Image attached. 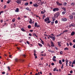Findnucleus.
Masks as SVG:
<instances>
[{"mask_svg": "<svg viewBox=\"0 0 75 75\" xmlns=\"http://www.w3.org/2000/svg\"><path fill=\"white\" fill-rule=\"evenodd\" d=\"M69 44L70 45H72V43H71V42H70L69 43Z\"/></svg>", "mask_w": 75, "mask_h": 75, "instance_id": "50", "label": "nucleus"}, {"mask_svg": "<svg viewBox=\"0 0 75 75\" xmlns=\"http://www.w3.org/2000/svg\"><path fill=\"white\" fill-rule=\"evenodd\" d=\"M56 4L58 6L59 5V1H57L56 2Z\"/></svg>", "mask_w": 75, "mask_h": 75, "instance_id": "27", "label": "nucleus"}, {"mask_svg": "<svg viewBox=\"0 0 75 75\" xmlns=\"http://www.w3.org/2000/svg\"><path fill=\"white\" fill-rule=\"evenodd\" d=\"M41 41L42 42V44H44V42L42 41V40Z\"/></svg>", "mask_w": 75, "mask_h": 75, "instance_id": "54", "label": "nucleus"}, {"mask_svg": "<svg viewBox=\"0 0 75 75\" xmlns=\"http://www.w3.org/2000/svg\"><path fill=\"white\" fill-rule=\"evenodd\" d=\"M59 16V13H57L55 14V16L56 17H58Z\"/></svg>", "mask_w": 75, "mask_h": 75, "instance_id": "10", "label": "nucleus"}, {"mask_svg": "<svg viewBox=\"0 0 75 75\" xmlns=\"http://www.w3.org/2000/svg\"><path fill=\"white\" fill-rule=\"evenodd\" d=\"M2 74H5V72H2Z\"/></svg>", "mask_w": 75, "mask_h": 75, "instance_id": "60", "label": "nucleus"}, {"mask_svg": "<svg viewBox=\"0 0 75 75\" xmlns=\"http://www.w3.org/2000/svg\"><path fill=\"white\" fill-rule=\"evenodd\" d=\"M19 11L18 8H16V10H15V12H18Z\"/></svg>", "mask_w": 75, "mask_h": 75, "instance_id": "17", "label": "nucleus"}, {"mask_svg": "<svg viewBox=\"0 0 75 75\" xmlns=\"http://www.w3.org/2000/svg\"><path fill=\"white\" fill-rule=\"evenodd\" d=\"M67 4V2H64L63 4V5L64 6H66Z\"/></svg>", "mask_w": 75, "mask_h": 75, "instance_id": "21", "label": "nucleus"}, {"mask_svg": "<svg viewBox=\"0 0 75 75\" xmlns=\"http://www.w3.org/2000/svg\"><path fill=\"white\" fill-rule=\"evenodd\" d=\"M73 42H75V39L74 40H73Z\"/></svg>", "mask_w": 75, "mask_h": 75, "instance_id": "63", "label": "nucleus"}, {"mask_svg": "<svg viewBox=\"0 0 75 75\" xmlns=\"http://www.w3.org/2000/svg\"><path fill=\"white\" fill-rule=\"evenodd\" d=\"M22 0H17L16 1L17 4H20L21 3V1Z\"/></svg>", "mask_w": 75, "mask_h": 75, "instance_id": "7", "label": "nucleus"}, {"mask_svg": "<svg viewBox=\"0 0 75 75\" xmlns=\"http://www.w3.org/2000/svg\"><path fill=\"white\" fill-rule=\"evenodd\" d=\"M37 23H35V25H34V26H35V27H37Z\"/></svg>", "mask_w": 75, "mask_h": 75, "instance_id": "23", "label": "nucleus"}, {"mask_svg": "<svg viewBox=\"0 0 75 75\" xmlns=\"http://www.w3.org/2000/svg\"><path fill=\"white\" fill-rule=\"evenodd\" d=\"M68 30H66L64 31V33H67V32H68Z\"/></svg>", "mask_w": 75, "mask_h": 75, "instance_id": "32", "label": "nucleus"}, {"mask_svg": "<svg viewBox=\"0 0 75 75\" xmlns=\"http://www.w3.org/2000/svg\"><path fill=\"white\" fill-rule=\"evenodd\" d=\"M15 20H16V19L15 18H13L12 21V22H14V21H15Z\"/></svg>", "mask_w": 75, "mask_h": 75, "instance_id": "26", "label": "nucleus"}, {"mask_svg": "<svg viewBox=\"0 0 75 75\" xmlns=\"http://www.w3.org/2000/svg\"><path fill=\"white\" fill-rule=\"evenodd\" d=\"M44 21L45 22H47H47L46 23H51V21H50V18L48 17H47V18H46L45 19Z\"/></svg>", "mask_w": 75, "mask_h": 75, "instance_id": "1", "label": "nucleus"}, {"mask_svg": "<svg viewBox=\"0 0 75 75\" xmlns=\"http://www.w3.org/2000/svg\"><path fill=\"white\" fill-rule=\"evenodd\" d=\"M75 34V32H72L71 34V36H72L74 35Z\"/></svg>", "mask_w": 75, "mask_h": 75, "instance_id": "14", "label": "nucleus"}, {"mask_svg": "<svg viewBox=\"0 0 75 75\" xmlns=\"http://www.w3.org/2000/svg\"><path fill=\"white\" fill-rule=\"evenodd\" d=\"M62 4L59 3L58 6H62Z\"/></svg>", "mask_w": 75, "mask_h": 75, "instance_id": "38", "label": "nucleus"}, {"mask_svg": "<svg viewBox=\"0 0 75 75\" xmlns=\"http://www.w3.org/2000/svg\"><path fill=\"white\" fill-rule=\"evenodd\" d=\"M71 6H74V3L72 2V3L71 4Z\"/></svg>", "mask_w": 75, "mask_h": 75, "instance_id": "24", "label": "nucleus"}, {"mask_svg": "<svg viewBox=\"0 0 75 75\" xmlns=\"http://www.w3.org/2000/svg\"><path fill=\"white\" fill-rule=\"evenodd\" d=\"M61 43V42L60 41V42H58V45L59 47H61V45H60V44Z\"/></svg>", "mask_w": 75, "mask_h": 75, "instance_id": "12", "label": "nucleus"}, {"mask_svg": "<svg viewBox=\"0 0 75 75\" xmlns=\"http://www.w3.org/2000/svg\"><path fill=\"white\" fill-rule=\"evenodd\" d=\"M29 35L30 37H32V35L31 34V33H29Z\"/></svg>", "mask_w": 75, "mask_h": 75, "instance_id": "49", "label": "nucleus"}, {"mask_svg": "<svg viewBox=\"0 0 75 75\" xmlns=\"http://www.w3.org/2000/svg\"><path fill=\"white\" fill-rule=\"evenodd\" d=\"M33 35H34V36H35V37H37V38L38 37V36H37L35 33H33Z\"/></svg>", "mask_w": 75, "mask_h": 75, "instance_id": "18", "label": "nucleus"}, {"mask_svg": "<svg viewBox=\"0 0 75 75\" xmlns=\"http://www.w3.org/2000/svg\"><path fill=\"white\" fill-rule=\"evenodd\" d=\"M25 6H27L28 5V2H27L26 3H25Z\"/></svg>", "mask_w": 75, "mask_h": 75, "instance_id": "29", "label": "nucleus"}, {"mask_svg": "<svg viewBox=\"0 0 75 75\" xmlns=\"http://www.w3.org/2000/svg\"><path fill=\"white\" fill-rule=\"evenodd\" d=\"M57 69V67H55V68H54L53 70V71H54V72H55Z\"/></svg>", "mask_w": 75, "mask_h": 75, "instance_id": "20", "label": "nucleus"}, {"mask_svg": "<svg viewBox=\"0 0 75 75\" xmlns=\"http://www.w3.org/2000/svg\"><path fill=\"white\" fill-rule=\"evenodd\" d=\"M8 69V71H10V67H7Z\"/></svg>", "mask_w": 75, "mask_h": 75, "instance_id": "34", "label": "nucleus"}, {"mask_svg": "<svg viewBox=\"0 0 75 75\" xmlns=\"http://www.w3.org/2000/svg\"><path fill=\"white\" fill-rule=\"evenodd\" d=\"M73 48H75V44L73 46Z\"/></svg>", "mask_w": 75, "mask_h": 75, "instance_id": "62", "label": "nucleus"}, {"mask_svg": "<svg viewBox=\"0 0 75 75\" xmlns=\"http://www.w3.org/2000/svg\"><path fill=\"white\" fill-rule=\"evenodd\" d=\"M51 65H54V63H52L51 64Z\"/></svg>", "mask_w": 75, "mask_h": 75, "instance_id": "51", "label": "nucleus"}, {"mask_svg": "<svg viewBox=\"0 0 75 75\" xmlns=\"http://www.w3.org/2000/svg\"><path fill=\"white\" fill-rule=\"evenodd\" d=\"M57 23H58V21H56L55 22V24H57Z\"/></svg>", "mask_w": 75, "mask_h": 75, "instance_id": "41", "label": "nucleus"}, {"mask_svg": "<svg viewBox=\"0 0 75 75\" xmlns=\"http://www.w3.org/2000/svg\"><path fill=\"white\" fill-rule=\"evenodd\" d=\"M64 50H69V49H68L67 47H66V48H64Z\"/></svg>", "mask_w": 75, "mask_h": 75, "instance_id": "28", "label": "nucleus"}, {"mask_svg": "<svg viewBox=\"0 0 75 75\" xmlns=\"http://www.w3.org/2000/svg\"><path fill=\"white\" fill-rule=\"evenodd\" d=\"M62 21H67V18H62L61 19Z\"/></svg>", "mask_w": 75, "mask_h": 75, "instance_id": "5", "label": "nucleus"}, {"mask_svg": "<svg viewBox=\"0 0 75 75\" xmlns=\"http://www.w3.org/2000/svg\"><path fill=\"white\" fill-rule=\"evenodd\" d=\"M29 23L30 24H32V19L31 18L30 19V21H29Z\"/></svg>", "mask_w": 75, "mask_h": 75, "instance_id": "19", "label": "nucleus"}, {"mask_svg": "<svg viewBox=\"0 0 75 75\" xmlns=\"http://www.w3.org/2000/svg\"><path fill=\"white\" fill-rule=\"evenodd\" d=\"M52 60H53V61L54 62H56V61H57V60H56V59H54L53 58Z\"/></svg>", "mask_w": 75, "mask_h": 75, "instance_id": "30", "label": "nucleus"}, {"mask_svg": "<svg viewBox=\"0 0 75 75\" xmlns=\"http://www.w3.org/2000/svg\"><path fill=\"white\" fill-rule=\"evenodd\" d=\"M69 27L71 28V27H75V24L73 23H72L71 24L69 25Z\"/></svg>", "mask_w": 75, "mask_h": 75, "instance_id": "4", "label": "nucleus"}, {"mask_svg": "<svg viewBox=\"0 0 75 75\" xmlns=\"http://www.w3.org/2000/svg\"><path fill=\"white\" fill-rule=\"evenodd\" d=\"M51 35H52V36H53V37L55 36H54V34L53 33L51 34Z\"/></svg>", "mask_w": 75, "mask_h": 75, "instance_id": "44", "label": "nucleus"}, {"mask_svg": "<svg viewBox=\"0 0 75 75\" xmlns=\"http://www.w3.org/2000/svg\"><path fill=\"white\" fill-rule=\"evenodd\" d=\"M72 64H75V60H74L72 63Z\"/></svg>", "mask_w": 75, "mask_h": 75, "instance_id": "35", "label": "nucleus"}, {"mask_svg": "<svg viewBox=\"0 0 75 75\" xmlns=\"http://www.w3.org/2000/svg\"><path fill=\"white\" fill-rule=\"evenodd\" d=\"M21 30L22 31H25V30L24 29V28H21Z\"/></svg>", "mask_w": 75, "mask_h": 75, "instance_id": "25", "label": "nucleus"}, {"mask_svg": "<svg viewBox=\"0 0 75 75\" xmlns=\"http://www.w3.org/2000/svg\"><path fill=\"white\" fill-rule=\"evenodd\" d=\"M53 11H59V8H55L53 9Z\"/></svg>", "mask_w": 75, "mask_h": 75, "instance_id": "6", "label": "nucleus"}, {"mask_svg": "<svg viewBox=\"0 0 75 75\" xmlns=\"http://www.w3.org/2000/svg\"><path fill=\"white\" fill-rule=\"evenodd\" d=\"M15 61L16 62H18V61H22V62H24V59L18 60L17 59H15Z\"/></svg>", "mask_w": 75, "mask_h": 75, "instance_id": "3", "label": "nucleus"}, {"mask_svg": "<svg viewBox=\"0 0 75 75\" xmlns=\"http://www.w3.org/2000/svg\"><path fill=\"white\" fill-rule=\"evenodd\" d=\"M28 28H29V29L31 28V25H28Z\"/></svg>", "mask_w": 75, "mask_h": 75, "instance_id": "31", "label": "nucleus"}, {"mask_svg": "<svg viewBox=\"0 0 75 75\" xmlns=\"http://www.w3.org/2000/svg\"><path fill=\"white\" fill-rule=\"evenodd\" d=\"M52 19L54 20H55V17H54L52 18Z\"/></svg>", "mask_w": 75, "mask_h": 75, "instance_id": "42", "label": "nucleus"}, {"mask_svg": "<svg viewBox=\"0 0 75 75\" xmlns=\"http://www.w3.org/2000/svg\"><path fill=\"white\" fill-rule=\"evenodd\" d=\"M73 15H74V16L75 15V12L73 13Z\"/></svg>", "mask_w": 75, "mask_h": 75, "instance_id": "64", "label": "nucleus"}, {"mask_svg": "<svg viewBox=\"0 0 75 75\" xmlns=\"http://www.w3.org/2000/svg\"><path fill=\"white\" fill-rule=\"evenodd\" d=\"M53 58L54 59H55V58H56V57H55V56H53Z\"/></svg>", "mask_w": 75, "mask_h": 75, "instance_id": "58", "label": "nucleus"}, {"mask_svg": "<svg viewBox=\"0 0 75 75\" xmlns=\"http://www.w3.org/2000/svg\"><path fill=\"white\" fill-rule=\"evenodd\" d=\"M59 63L60 64H62V61L61 60H59Z\"/></svg>", "mask_w": 75, "mask_h": 75, "instance_id": "22", "label": "nucleus"}, {"mask_svg": "<svg viewBox=\"0 0 75 75\" xmlns=\"http://www.w3.org/2000/svg\"><path fill=\"white\" fill-rule=\"evenodd\" d=\"M10 1H7V4H9V3H10Z\"/></svg>", "mask_w": 75, "mask_h": 75, "instance_id": "59", "label": "nucleus"}, {"mask_svg": "<svg viewBox=\"0 0 75 75\" xmlns=\"http://www.w3.org/2000/svg\"><path fill=\"white\" fill-rule=\"evenodd\" d=\"M41 14H44V12L43 11H41Z\"/></svg>", "mask_w": 75, "mask_h": 75, "instance_id": "46", "label": "nucleus"}, {"mask_svg": "<svg viewBox=\"0 0 75 75\" xmlns=\"http://www.w3.org/2000/svg\"><path fill=\"white\" fill-rule=\"evenodd\" d=\"M67 11H63L62 13V14H65V13H66Z\"/></svg>", "mask_w": 75, "mask_h": 75, "instance_id": "16", "label": "nucleus"}, {"mask_svg": "<svg viewBox=\"0 0 75 75\" xmlns=\"http://www.w3.org/2000/svg\"><path fill=\"white\" fill-rule=\"evenodd\" d=\"M72 72H73L72 70H71V71H70V74H72Z\"/></svg>", "mask_w": 75, "mask_h": 75, "instance_id": "53", "label": "nucleus"}, {"mask_svg": "<svg viewBox=\"0 0 75 75\" xmlns=\"http://www.w3.org/2000/svg\"><path fill=\"white\" fill-rule=\"evenodd\" d=\"M25 10H27V11H31V10L30 9V8H29V7H27L25 8Z\"/></svg>", "mask_w": 75, "mask_h": 75, "instance_id": "11", "label": "nucleus"}, {"mask_svg": "<svg viewBox=\"0 0 75 75\" xmlns=\"http://www.w3.org/2000/svg\"><path fill=\"white\" fill-rule=\"evenodd\" d=\"M40 27V26L39 25H37V26H36L37 27Z\"/></svg>", "mask_w": 75, "mask_h": 75, "instance_id": "48", "label": "nucleus"}, {"mask_svg": "<svg viewBox=\"0 0 75 75\" xmlns=\"http://www.w3.org/2000/svg\"><path fill=\"white\" fill-rule=\"evenodd\" d=\"M33 6H34V7H38V5L36 3H35V4H33Z\"/></svg>", "mask_w": 75, "mask_h": 75, "instance_id": "13", "label": "nucleus"}, {"mask_svg": "<svg viewBox=\"0 0 75 75\" xmlns=\"http://www.w3.org/2000/svg\"><path fill=\"white\" fill-rule=\"evenodd\" d=\"M48 51H49V52H52V51L51 50H48Z\"/></svg>", "mask_w": 75, "mask_h": 75, "instance_id": "47", "label": "nucleus"}, {"mask_svg": "<svg viewBox=\"0 0 75 75\" xmlns=\"http://www.w3.org/2000/svg\"><path fill=\"white\" fill-rule=\"evenodd\" d=\"M69 17L70 19H71V20H73V19L74 18V17H73V16L72 15H70L69 16Z\"/></svg>", "mask_w": 75, "mask_h": 75, "instance_id": "9", "label": "nucleus"}, {"mask_svg": "<svg viewBox=\"0 0 75 75\" xmlns=\"http://www.w3.org/2000/svg\"><path fill=\"white\" fill-rule=\"evenodd\" d=\"M45 15H44L42 18V19L43 20H44V18H45Z\"/></svg>", "mask_w": 75, "mask_h": 75, "instance_id": "37", "label": "nucleus"}, {"mask_svg": "<svg viewBox=\"0 0 75 75\" xmlns=\"http://www.w3.org/2000/svg\"><path fill=\"white\" fill-rule=\"evenodd\" d=\"M51 42V46L52 47H55L54 44V42H53L51 41L50 42Z\"/></svg>", "mask_w": 75, "mask_h": 75, "instance_id": "8", "label": "nucleus"}, {"mask_svg": "<svg viewBox=\"0 0 75 75\" xmlns=\"http://www.w3.org/2000/svg\"><path fill=\"white\" fill-rule=\"evenodd\" d=\"M26 42L28 44H30V43L29 42H28V41H27Z\"/></svg>", "mask_w": 75, "mask_h": 75, "instance_id": "55", "label": "nucleus"}, {"mask_svg": "<svg viewBox=\"0 0 75 75\" xmlns=\"http://www.w3.org/2000/svg\"><path fill=\"white\" fill-rule=\"evenodd\" d=\"M61 9H62L63 10H64V11H66V8L65 7H62L61 8Z\"/></svg>", "mask_w": 75, "mask_h": 75, "instance_id": "15", "label": "nucleus"}, {"mask_svg": "<svg viewBox=\"0 0 75 75\" xmlns=\"http://www.w3.org/2000/svg\"><path fill=\"white\" fill-rule=\"evenodd\" d=\"M62 61L63 62H65V60H64V59H63L62 60Z\"/></svg>", "mask_w": 75, "mask_h": 75, "instance_id": "56", "label": "nucleus"}, {"mask_svg": "<svg viewBox=\"0 0 75 75\" xmlns=\"http://www.w3.org/2000/svg\"><path fill=\"white\" fill-rule=\"evenodd\" d=\"M65 61L66 62V63H68V60L67 59H66L65 60Z\"/></svg>", "mask_w": 75, "mask_h": 75, "instance_id": "33", "label": "nucleus"}, {"mask_svg": "<svg viewBox=\"0 0 75 75\" xmlns=\"http://www.w3.org/2000/svg\"><path fill=\"white\" fill-rule=\"evenodd\" d=\"M49 37H50V38H51V39H52V40L53 41H54L55 40V36H50V35H48Z\"/></svg>", "mask_w": 75, "mask_h": 75, "instance_id": "2", "label": "nucleus"}, {"mask_svg": "<svg viewBox=\"0 0 75 75\" xmlns=\"http://www.w3.org/2000/svg\"><path fill=\"white\" fill-rule=\"evenodd\" d=\"M39 45V46H40V47H42V45H41V44H40V43H39L38 44Z\"/></svg>", "mask_w": 75, "mask_h": 75, "instance_id": "36", "label": "nucleus"}, {"mask_svg": "<svg viewBox=\"0 0 75 75\" xmlns=\"http://www.w3.org/2000/svg\"><path fill=\"white\" fill-rule=\"evenodd\" d=\"M60 54H63V52L62 51H61L60 52Z\"/></svg>", "mask_w": 75, "mask_h": 75, "instance_id": "40", "label": "nucleus"}, {"mask_svg": "<svg viewBox=\"0 0 75 75\" xmlns=\"http://www.w3.org/2000/svg\"><path fill=\"white\" fill-rule=\"evenodd\" d=\"M23 56L24 58L26 57V56L25 54H23Z\"/></svg>", "mask_w": 75, "mask_h": 75, "instance_id": "57", "label": "nucleus"}, {"mask_svg": "<svg viewBox=\"0 0 75 75\" xmlns=\"http://www.w3.org/2000/svg\"><path fill=\"white\" fill-rule=\"evenodd\" d=\"M30 4H33V2L30 1Z\"/></svg>", "mask_w": 75, "mask_h": 75, "instance_id": "45", "label": "nucleus"}, {"mask_svg": "<svg viewBox=\"0 0 75 75\" xmlns=\"http://www.w3.org/2000/svg\"><path fill=\"white\" fill-rule=\"evenodd\" d=\"M47 45H48V47H51V46L50 45V44H47Z\"/></svg>", "mask_w": 75, "mask_h": 75, "instance_id": "52", "label": "nucleus"}, {"mask_svg": "<svg viewBox=\"0 0 75 75\" xmlns=\"http://www.w3.org/2000/svg\"><path fill=\"white\" fill-rule=\"evenodd\" d=\"M63 67H64V64H62V67H61V69H62V68H63Z\"/></svg>", "mask_w": 75, "mask_h": 75, "instance_id": "39", "label": "nucleus"}, {"mask_svg": "<svg viewBox=\"0 0 75 75\" xmlns=\"http://www.w3.org/2000/svg\"><path fill=\"white\" fill-rule=\"evenodd\" d=\"M67 44L68 46V47L69 46V43H67Z\"/></svg>", "mask_w": 75, "mask_h": 75, "instance_id": "61", "label": "nucleus"}, {"mask_svg": "<svg viewBox=\"0 0 75 75\" xmlns=\"http://www.w3.org/2000/svg\"><path fill=\"white\" fill-rule=\"evenodd\" d=\"M44 1H43L42 2H41V4L42 5V4H44Z\"/></svg>", "mask_w": 75, "mask_h": 75, "instance_id": "43", "label": "nucleus"}]
</instances>
